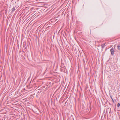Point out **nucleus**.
Here are the masks:
<instances>
[{
  "label": "nucleus",
  "instance_id": "nucleus-1",
  "mask_svg": "<svg viewBox=\"0 0 120 120\" xmlns=\"http://www.w3.org/2000/svg\"><path fill=\"white\" fill-rule=\"evenodd\" d=\"M110 52L111 53V55L112 56L114 54V49L113 47L111 48L110 50Z\"/></svg>",
  "mask_w": 120,
  "mask_h": 120
},
{
  "label": "nucleus",
  "instance_id": "nucleus-2",
  "mask_svg": "<svg viewBox=\"0 0 120 120\" xmlns=\"http://www.w3.org/2000/svg\"><path fill=\"white\" fill-rule=\"evenodd\" d=\"M105 45V44H103L101 45V46L103 48L104 47V46Z\"/></svg>",
  "mask_w": 120,
  "mask_h": 120
},
{
  "label": "nucleus",
  "instance_id": "nucleus-3",
  "mask_svg": "<svg viewBox=\"0 0 120 120\" xmlns=\"http://www.w3.org/2000/svg\"><path fill=\"white\" fill-rule=\"evenodd\" d=\"M117 49L118 50H120V45H118Z\"/></svg>",
  "mask_w": 120,
  "mask_h": 120
},
{
  "label": "nucleus",
  "instance_id": "nucleus-4",
  "mask_svg": "<svg viewBox=\"0 0 120 120\" xmlns=\"http://www.w3.org/2000/svg\"><path fill=\"white\" fill-rule=\"evenodd\" d=\"M15 10V7H13L12 9V12L14 11Z\"/></svg>",
  "mask_w": 120,
  "mask_h": 120
},
{
  "label": "nucleus",
  "instance_id": "nucleus-5",
  "mask_svg": "<svg viewBox=\"0 0 120 120\" xmlns=\"http://www.w3.org/2000/svg\"><path fill=\"white\" fill-rule=\"evenodd\" d=\"M120 106V104L119 103H118L117 104V106L118 107H119Z\"/></svg>",
  "mask_w": 120,
  "mask_h": 120
},
{
  "label": "nucleus",
  "instance_id": "nucleus-6",
  "mask_svg": "<svg viewBox=\"0 0 120 120\" xmlns=\"http://www.w3.org/2000/svg\"><path fill=\"white\" fill-rule=\"evenodd\" d=\"M111 99H112V101L113 102V103H114V100L113 99V98H112V97H111Z\"/></svg>",
  "mask_w": 120,
  "mask_h": 120
},
{
  "label": "nucleus",
  "instance_id": "nucleus-7",
  "mask_svg": "<svg viewBox=\"0 0 120 120\" xmlns=\"http://www.w3.org/2000/svg\"><path fill=\"white\" fill-rule=\"evenodd\" d=\"M64 64H63V65L62 64L61 66V68H64V66H63V65Z\"/></svg>",
  "mask_w": 120,
  "mask_h": 120
}]
</instances>
